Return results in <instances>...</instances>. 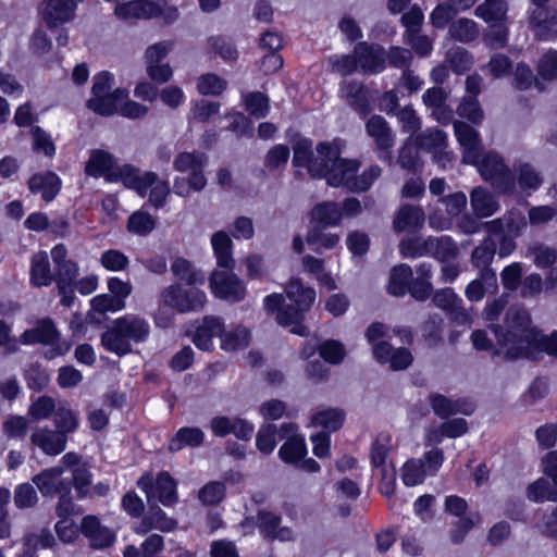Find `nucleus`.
<instances>
[{
	"mask_svg": "<svg viewBox=\"0 0 557 557\" xmlns=\"http://www.w3.org/2000/svg\"><path fill=\"white\" fill-rule=\"evenodd\" d=\"M320 153H325L323 173L319 177H324L329 185L333 187H345L352 191V183L360 168L357 160L342 159L336 147L329 143L319 144Z\"/></svg>",
	"mask_w": 557,
	"mask_h": 557,
	"instance_id": "obj_3",
	"label": "nucleus"
},
{
	"mask_svg": "<svg viewBox=\"0 0 557 557\" xmlns=\"http://www.w3.org/2000/svg\"><path fill=\"white\" fill-rule=\"evenodd\" d=\"M126 170H134V166L128 164L119 166L114 157L101 149L92 150L85 165L86 175L92 177L103 176L109 182L121 181L124 185Z\"/></svg>",
	"mask_w": 557,
	"mask_h": 557,
	"instance_id": "obj_9",
	"label": "nucleus"
},
{
	"mask_svg": "<svg viewBox=\"0 0 557 557\" xmlns=\"http://www.w3.org/2000/svg\"><path fill=\"white\" fill-rule=\"evenodd\" d=\"M468 432V423L462 418H455L449 421L444 422L440 426V431L430 432L428 435V440L430 442L440 443L442 436L447 437H459Z\"/></svg>",
	"mask_w": 557,
	"mask_h": 557,
	"instance_id": "obj_46",
	"label": "nucleus"
},
{
	"mask_svg": "<svg viewBox=\"0 0 557 557\" xmlns=\"http://www.w3.org/2000/svg\"><path fill=\"white\" fill-rule=\"evenodd\" d=\"M211 244L216 257L218 265L227 270L234 265L232 258V240L230 236L223 232H216L212 235Z\"/></svg>",
	"mask_w": 557,
	"mask_h": 557,
	"instance_id": "obj_37",
	"label": "nucleus"
},
{
	"mask_svg": "<svg viewBox=\"0 0 557 557\" xmlns=\"http://www.w3.org/2000/svg\"><path fill=\"white\" fill-rule=\"evenodd\" d=\"M207 159L201 153L182 152L173 162V166L178 172H194L202 170L206 165Z\"/></svg>",
	"mask_w": 557,
	"mask_h": 557,
	"instance_id": "obj_57",
	"label": "nucleus"
},
{
	"mask_svg": "<svg viewBox=\"0 0 557 557\" xmlns=\"http://www.w3.org/2000/svg\"><path fill=\"white\" fill-rule=\"evenodd\" d=\"M205 434L199 428H182L171 440L169 449L178 451L185 446L196 447L202 444Z\"/></svg>",
	"mask_w": 557,
	"mask_h": 557,
	"instance_id": "obj_43",
	"label": "nucleus"
},
{
	"mask_svg": "<svg viewBox=\"0 0 557 557\" xmlns=\"http://www.w3.org/2000/svg\"><path fill=\"white\" fill-rule=\"evenodd\" d=\"M430 247H432L431 237H409L404 238L399 244V251L405 258H417L424 255H430Z\"/></svg>",
	"mask_w": 557,
	"mask_h": 557,
	"instance_id": "obj_48",
	"label": "nucleus"
},
{
	"mask_svg": "<svg viewBox=\"0 0 557 557\" xmlns=\"http://www.w3.org/2000/svg\"><path fill=\"white\" fill-rule=\"evenodd\" d=\"M64 468L52 467L40 471L33 478V483L44 496H54L61 493L70 494V483L62 478Z\"/></svg>",
	"mask_w": 557,
	"mask_h": 557,
	"instance_id": "obj_16",
	"label": "nucleus"
},
{
	"mask_svg": "<svg viewBox=\"0 0 557 557\" xmlns=\"http://www.w3.org/2000/svg\"><path fill=\"white\" fill-rule=\"evenodd\" d=\"M426 474L424 460L411 459L408 460L401 470V479L405 485L414 486L423 482Z\"/></svg>",
	"mask_w": 557,
	"mask_h": 557,
	"instance_id": "obj_54",
	"label": "nucleus"
},
{
	"mask_svg": "<svg viewBox=\"0 0 557 557\" xmlns=\"http://www.w3.org/2000/svg\"><path fill=\"white\" fill-rule=\"evenodd\" d=\"M412 278V269L408 264H399L392 269L388 282V293L393 296H404Z\"/></svg>",
	"mask_w": 557,
	"mask_h": 557,
	"instance_id": "obj_40",
	"label": "nucleus"
},
{
	"mask_svg": "<svg viewBox=\"0 0 557 557\" xmlns=\"http://www.w3.org/2000/svg\"><path fill=\"white\" fill-rule=\"evenodd\" d=\"M373 356L380 363H389L393 371L406 370L413 361V356L409 349L405 347L394 349L385 341H380L373 346Z\"/></svg>",
	"mask_w": 557,
	"mask_h": 557,
	"instance_id": "obj_17",
	"label": "nucleus"
},
{
	"mask_svg": "<svg viewBox=\"0 0 557 557\" xmlns=\"http://www.w3.org/2000/svg\"><path fill=\"white\" fill-rule=\"evenodd\" d=\"M455 135L462 147V160L465 163L476 164L482 153V145L479 133L462 121L454 122Z\"/></svg>",
	"mask_w": 557,
	"mask_h": 557,
	"instance_id": "obj_14",
	"label": "nucleus"
},
{
	"mask_svg": "<svg viewBox=\"0 0 557 557\" xmlns=\"http://www.w3.org/2000/svg\"><path fill=\"white\" fill-rule=\"evenodd\" d=\"M396 116L401 124L404 133L409 134V136L418 135L416 133L421 129L422 122L411 106H406L398 110Z\"/></svg>",
	"mask_w": 557,
	"mask_h": 557,
	"instance_id": "obj_58",
	"label": "nucleus"
},
{
	"mask_svg": "<svg viewBox=\"0 0 557 557\" xmlns=\"http://www.w3.org/2000/svg\"><path fill=\"white\" fill-rule=\"evenodd\" d=\"M508 5L506 0H485L476 7L475 15L487 24L507 21Z\"/></svg>",
	"mask_w": 557,
	"mask_h": 557,
	"instance_id": "obj_39",
	"label": "nucleus"
},
{
	"mask_svg": "<svg viewBox=\"0 0 557 557\" xmlns=\"http://www.w3.org/2000/svg\"><path fill=\"white\" fill-rule=\"evenodd\" d=\"M175 528L176 521L169 518L159 506L153 505L149 508L148 513L143 518L141 522L135 528V532L138 534H146L151 529L170 532Z\"/></svg>",
	"mask_w": 557,
	"mask_h": 557,
	"instance_id": "obj_32",
	"label": "nucleus"
},
{
	"mask_svg": "<svg viewBox=\"0 0 557 557\" xmlns=\"http://www.w3.org/2000/svg\"><path fill=\"white\" fill-rule=\"evenodd\" d=\"M276 434L280 435V429H277L274 424L262 425L256 437L258 449L265 455L271 454L276 446Z\"/></svg>",
	"mask_w": 557,
	"mask_h": 557,
	"instance_id": "obj_59",
	"label": "nucleus"
},
{
	"mask_svg": "<svg viewBox=\"0 0 557 557\" xmlns=\"http://www.w3.org/2000/svg\"><path fill=\"white\" fill-rule=\"evenodd\" d=\"M54 281L51 272L48 255L39 251L32 258L30 284L35 287L49 286Z\"/></svg>",
	"mask_w": 557,
	"mask_h": 557,
	"instance_id": "obj_34",
	"label": "nucleus"
},
{
	"mask_svg": "<svg viewBox=\"0 0 557 557\" xmlns=\"http://www.w3.org/2000/svg\"><path fill=\"white\" fill-rule=\"evenodd\" d=\"M470 206L478 219L490 218L499 210L496 196L482 186L474 187L470 193Z\"/></svg>",
	"mask_w": 557,
	"mask_h": 557,
	"instance_id": "obj_27",
	"label": "nucleus"
},
{
	"mask_svg": "<svg viewBox=\"0 0 557 557\" xmlns=\"http://www.w3.org/2000/svg\"><path fill=\"white\" fill-rule=\"evenodd\" d=\"M495 243L491 238H487L475 247L471 255L473 265L480 270L481 277L484 280L487 288H492L493 290L498 289L496 273L490 268L495 256Z\"/></svg>",
	"mask_w": 557,
	"mask_h": 557,
	"instance_id": "obj_13",
	"label": "nucleus"
},
{
	"mask_svg": "<svg viewBox=\"0 0 557 557\" xmlns=\"http://www.w3.org/2000/svg\"><path fill=\"white\" fill-rule=\"evenodd\" d=\"M224 324L221 318L206 315L193 336L194 344L201 350H210L213 347V338L222 336Z\"/></svg>",
	"mask_w": 557,
	"mask_h": 557,
	"instance_id": "obj_24",
	"label": "nucleus"
},
{
	"mask_svg": "<svg viewBox=\"0 0 557 557\" xmlns=\"http://www.w3.org/2000/svg\"><path fill=\"white\" fill-rule=\"evenodd\" d=\"M54 281L57 283L58 293L61 296V304L70 307L74 300V284L78 276V265L71 260L54 268Z\"/></svg>",
	"mask_w": 557,
	"mask_h": 557,
	"instance_id": "obj_18",
	"label": "nucleus"
},
{
	"mask_svg": "<svg viewBox=\"0 0 557 557\" xmlns=\"http://www.w3.org/2000/svg\"><path fill=\"white\" fill-rule=\"evenodd\" d=\"M159 300L161 305L178 313H189L202 311L208 298L198 287H184L182 283H173L162 289Z\"/></svg>",
	"mask_w": 557,
	"mask_h": 557,
	"instance_id": "obj_4",
	"label": "nucleus"
},
{
	"mask_svg": "<svg viewBox=\"0 0 557 557\" xmlns=\"http://www.w3.org/2000/svg\"><path fill=\"white\" fill-rule=\"evenodd\" d=\"M433 304L450 313H462L461 299L451 288H443L437 290L432 298Z\"/></svg>",
	"mask_w": 557,
	"mask_h": 557,
	"instance_id": "obj_50",
	"label": "nucleus"
},
{
	"mask_svg": "<svg viewBox=\"0 0 557 557\" xmlns=\"http://www.w3.org/2000/svg\"><path fill=\"white\" fill-rule=\"evenodd\" d=\"M128 231L138 235H146L156 227V220L147 212L137 211L128 218Z\"/></svg>",
	"mask_w": 557,
	"mask_h": 557,
	"instance_id": "obj_60",
	"label": "nucleus"
},
{
	"mask_svg": "<svg viewBox=\"0 0 557 557\" xmlns=\"http://www.w3.org/2000/svg\"><path fill=\"white\" fill-rule=\"evenodd\" d=\"M445 206L448 218H438L435 214L430 215V226L436 230H447L450 226V219L458 216L467 206V196L462 191H457L440 199Z\"/></svg>",
	"mask_w": 557,
	"mask_h": 557,
	"instance_id": "obj_26",
	"label": "nucleus"
},
{
	"mask_svg": "<svg viewBox=\"0 0 557 557\" xmlns=\"http://www.w3.org/2000/svg\"><path fill=\"white\" fill-rule=\"evenodd\" d=\"M424 219L422 208L413 205H404L395 214L393 220V230L396 233L404 231H417L423 226Z\"/></svg>",
	"mask_w": 557,
	"mask_h": 557,
	"instance_id": "obj_29",
	"label": "nucleus"
},
{
	"mask_svg": "<svg viewBox=\"0 0 557 557\" xmlns=\"http://www.w3.org/2000/svg\"><path fill=\"white\" fill-rule=\"evenodd\" d=\"M492 331L497 338L498 352L510 360L531 357L540 343V332L531 326L530 313L520 306L507 310L505 331L495 325Z\"/></svg>",
	"mask_w": 557,
	"mask_h": 557,
	"instance_id": "obj_1",
	"label": "nucleus"
},
{
	"mask_svg": "<svg viewBox=\"0 0 557 557\" xmlns=\"http://www.w3.org/2000/svg\"><path fill=\"white\" fill-rule=\"evenodd\" d=\"M419 145L414 136H409L399 151L398 163L403 169L414 172L419 168Z\"/></svg>",
	"mask_w": 557,
	"mask_h": 557,
	"instance_id": "obj_49",
	"label": "nucleus"
},
{
	"mask_svg": "<svg viewBox=\"0 0 557 557\" xmlns=\"http://www.w3.org/2000/svg\"><path fill=\"white\" fill-rule=\"evenodd\" d=\"M430 405L436 416L446 419L456 413L471 414L474 411V404L466 398L453 400L441 394L430 395Z\"/></svg>",
	"mask_w": 557,
	"mask_h": 557,
	"instance_id": "obj_21",
	"label": "nucleus"
},
{
	"mask_svg": "<svg viewBox=\"0 0 557 557\" xmlns=\"http://www.w3.org/2000/svg\"><path fill=\"white\" fill-rule=\"evenodd\" d=\"M55 430L63 433L67 438V434L73 433L78 428V417L70 408L60 406L54 413Z\"/></svg>",
	"mask_w": 557,
	"mask_h": 557,
	"instance_id": "obj_53",
	"label": "nucleus"
},
{
	"mask_svg": "<svg viewBox=\"0 0 557 557\" xmlns=\"http://www.w3.org/2000/svg\"><path fill=\"white\" fill-rule=\"evenodd\" d=\"M28 187L33 193H40L44 200L51 201L60 190L61 181L52 172L35 174L30 177Z\"/></svg>",
	"mask_w": 557,
	"mask_h": 557,
	"instance_id": "obj_35",
	"label": "nucleus"
},
{
	"mask_svg": "<svg viewBox=\"0 0 557 557\" xmlns=\"http://www.w3.org/2000/svg\"><path fill=\"white\" fill-rule=\"evenodd\" d=\"M527 496L535 503L557 502V486L548 478H540L528 486Z\"/></svg>",
	"mask_w": 557,
	"mask_h": 557,
	"instance_id": "obj_41",
	"label": "nucleus"
},
{
	"mask_svg": "<svg viewBox=\"0 0 557 557\" xmlns=\"http://www.w3.org/2000/svg\"><path fill=\"white\" fill-rule=\"evenodd\" d=\"M311 218L324 226L337 225L342 219V209L333 201L321 202L312 209Z\"/></svg>",
	"mask_w": 557,
	"mask_h": 557,
	"instance_id": "obj_42",
	"label": "nucleus"
},
{
	"mask_svg": "<svg viewBox=\"0 0 557 557\" xmlns=\"http://www.w3.org/2000/svg\"><path fill=\"white\" fill-rule=\"evenodd\" d=\"M537 73L544 81L557 79V51L550 50L540 59Z\"/></svg>",
	"mask_w": 557,
	"mask_h": 557,
	"instance_id": "obj_64",
	"label": "nucleus"
},
{
	"mask_svg": "<svg viewBox=\"0 0 557 557\" xmlns=\"http://www.w3.org/2000/svg\"><path fill=\"white\" fill-rule=\"evenodd\" d=\"M30 442L46 455L57 456L65 449L67 438L57 430L42 426L33 431Z\"/></svg>",
	"mask_w": 557,
	"mask_h": 557,
	"instance_id": "obj_19",
	"label": "nucleus"
},
{
	"mask_svg": "<svg viewBox=\"0 0 557 557\" xmlns=\"http://www.w3.org/2000/svg\"><path fill=\"white\" fill-rule=\"evenodd\" d=\"M18 342L23 345L42 344L53 346L52 349L46 352V357L49 359L62 356L70 350V344L60 341V332L49 318L40 319L33 329L25 330Z\"/></svg>",
	"mask_w": 557,
	"mask_h": 557,
	"instance_id": "obj_6",
	"label": "nucleus"
},
{
	"mask_svg": "<svg viewBox=\"0 0 557 557\" xmlns=\"http://www.w3.org/2000/svg\"><path fill=\"white\" fill-rule=\"evenodd\" d=\"M81 530L94 548L108 547L115 539L113 531L102 525L96 516L84 517L81 523Z\"/></svg>",
	"mask_w": 557,
	"mask_h": 557,
	"instance_id": "obj_22",
	"label": "nucleus"
},
{
	"mask_svg": "<svg viewBox=\"0 0 557 557\" xmlns=\"http://www.w3.org/2000/svg\"><path fill=\"white\" fill-rule=\"evenodd\" d=\"M125 174V186L136 190L138 195L145 197L148 193V201L154 208H162L170 194V185L165 180H161L154 172H140L138 169L127 170Z\"/></svg>",
	"mask_w": 557,
	"mask_h": 557,
	"instance_id": "obj_5",
	"label": "nucleus"
},
{
	"mask_svg": "<svg viewBox=\"0 0 557 557\" xmlns=\"http://www.w3.org/2000/svg\"><path fill=\"white\" fill-rule=\"evenodd\" d=\"M150 334L149 322L137 314H125L116 319L101 336L103 347L119 356L132 351L131 343H143Z\"/></svg>",
	"mask_w": 557,
	"mask_h": 557,
	"instance_id": "obj_2",
	"label": "nucleus"
},
{
	"mask_svg": "<svg viewBox=\"0 0 557 557\" xmlns=\"http://www.w3.org/2000/svg\"><path fill=\"white\" fill-rule=\"evenodd\" d=\"M475 165L482 178L499 194L512 195L516 191V177L498 154L490 152Z\"/></svg>",
	"mask_w": 557,
	"mask_h": 557,
	"instance_id": "obj_7",
	"label": "nucleus"
},
{
	"mask_svg": "<svg viewBox=\"0 0 557 557\" xmlns=\"http://www.w3.org/2000/svg\"><path fill=\"white\" fill-rule=\"evenodd\" d=\"M226 87V79L215 73L202 74L197 79V90L203 96H220Z\"/></svg>",
	"mask_w": 557,
	"mask_h": 557,
	"instance_id": "obj_47",
	"label": "nucleus"
},
{
	"mask_svg": "<svg viewBox=\"0 0 557 557\" xmlns=\"http://www.w3.org/2000/svg\"><path fill=\"white\" fill-rule=\"evenodd\" d=\"M209 282L211 292L218 298L235 302L245 297L246 288L243 281L230 271L214 270Z\"/></svg>",
	"mask_w": 557,
	"mask_h": 557,
	"instance_id": "obj_11",
	"label": "nucleus"
},
{
	"mask_svg": "<svg viewBox=\"0 0 557 557\" xmlns=\"http://www.w3.org/2000/svg\"><path fill=\"white\" fill-rule=\"evenodd\" d=\"M325 153H320L319 145L315 152L312 151V141L308 139H299L294 145L293 163L295 166H306L311 176L317 177L323 173V164Z\"/></svg>",
	"mask_w": 557,
	"mask_h": 557,
	"instance_id": "obj_15",
	"label": "nucleus"
},
{
	"mask_svg": "<svg viewBox=\"0 0 557 557\" xmlns=\"http://www.w3.org/2000/svg\"><path fill=\"white\" fill-rule=\"evenodd\" d=\"M280 438L286 440L278 450V456L284 462L296 463L304 459L307 447L304 437L297 434V426L294 423L281 425Z\"/></svg>",
	"mask_w": 557,
	"mask_h": 557,
	"instance_id": "obj_12",
	"label": "nucleus"
},
{
	"mask_svg": "<svg viewBox=\"0 0 557 557\" xmlns=\"http://www.w3.org/2000/svg\"><path fill=\"white\" fill-rule=\"evenodd\" d=\"M137 485L145 492L149 503L158 500L162 505L170 507L178 500L177 483L169 472H160L156 479L151 474L146 473L139 478Z\"/></svg>",
	"mask_w": 557,
	"mask_h": 557,
	"instance_id": "obj_8",
	"label": "nucleus"
},
{
	"mask_svg": "<svg viewBox=\"0 0 557 557\" xmlns=\"http://www.w3.org/2000/svg\"><path fill=\"white\" fill-rule=\"evenodd\" d=\"M287 297L297 308L307 312L313 305L317 294L312 287L305 286L300 278H293L285 288Z\"/></svg>",
	"mask_w": 557,
	"mask_h": 557,
	"instance_id": "obj_36",
	"label": "nucleus"
},
{
	"mask_svg": "<svg viewBox=\"0 0 557 557\" xmlns=\"http://www.w3.org/2000/svg\"><path fill=\"white\" fill-rule=\"evenodd\" d=\"M304 314L305 311L300 308L284 306L278 310L276 321L283 326H293L292 332L294 334L306 336L308 334V329L301 324Z\"/></svg>",
	"mask_w": 557,
	"mask_h": 557,
	"instance_id": "obj_38",
	"label": "nucleus"
},
{
	"mask_svg": "<svg viewBox=\"0 0 557 557\" xmlns=\"http://www.w3.org/2000/svg\"><path fill=\"white\" fill-rule=\"evenodd\" d=\"M507 21H499L488 24L490 27L484 35L485 44L492 49L504 48L508 41Z\"/></svg>",
	"mask_w": 557,
	"mask_h": 557,
	"instance_id": "obj_56",
	"label": "nucleus"
},
{
	"mask_svg": "<svg viewBox=\"0 0 557 557\" xmlns=\"http://www.w3.org/2000/svg\"><path fill=\"white\" fill-rule=\"evenodd\" d=\"M127 98L125 89L115 88L112 92L104 94L101 97H91L87 106L95 113L100 115H112L119 112L121 103Z\"/></svg>",
	"mask_w": 557,
	"mask_h": 557,
	"instance_id": "obj_31",
	"label": "nucleus"
},
{
	"mask_svg": "<svg viewBox=\"0 0 557 557\" xmlns=\"http://www.w3.org/2000/svg\"><path fill=\"white\" fill-rule=\"evenodd\" d=\"M344 422V413L337 409H326L312 418L313 425H321L329 431L338 430Z\"/></svg>",
	"mask_w": 557,
	"mask_h": 557,
	"instance_id": "obj_61",
	"label": "nucleus"
},
{
	"mask_svg": "<svg viewBox=\"0 0 557 557\" xmlns=\"http://www.w3.org/2000/svg\"><path fill=\"white\" fill-rule=\"evenodd\" d=\"M249 332L242 326L227 332L222 337L221 347L226 351H235L237 349H244L249 344Z\"/></svg>",
	"mask_w": 557,
	"mask_h": 557,
	"instance_id": "obj_55",
	"label": "nucleus"
},
{
	"mask_svg": "<svg viewBox=\"0 0 557 557\" xmlns=\"http://www.w3.org/2000/svg\"><path fill=\"white\" fill-rule=\"evenodd\" d=\"M158 3L151 0H132L116 4L114 14L121 20H137L157 17Z\"/></svg>",
	"mask_w": 557,
	"mask_h": 557,
	"instance_id": "obj_23",
	"label": "nucleus"
},
{
	"mask_svg": "<svg viewBox=\"0 0 557 557\" xmlns=\"http://www.w3.org/2000/svg\"><path fill=\"white\" fill-rule=\"evenodd\" d=\"M414 137L421 149L434 152L436 162H438L443 168H445L446 161H450L448 154L444 153L447 137L443 131L437 128H429Z\"/></svg>",
	"mask_w": 557,
	"mask_h": 557,
	"instance_id": "obj_25",
	"label": "nucleus"
},
{
	"mask_svg": "<svg viewBox=\"0 0 557 557\" xmlns=\"http://www.w3.org/2000/svg\"><path fill=\"white\" fill-rule=\"evenodd\" d=\"M355 53L363 73L375 74L385 67V55L379 46H368L362 42L356 46Z\"/></svg>",
	"mask_w": 557,
	"mask_h": 557,
	"instance_id": "obj_28",
	"label": "nucleus"
},
{
	"mask_svg": "<svg viewBox=\"0 0 557 557\" xmlns=\"http://www.w3.org/2000/svg\"><path fill=\"white\" fill-rule=\"evenodd\" d=\"M367 134L374 140L377 149L389 150L394 146V134L381 115H372L366 123Z\"/></svg>",
	"mask_w": 557,
	"mask_h": 557,
	"instance_id": "obj_30",
	"label": "nucleus"
},
{
	"mask_svg": "<svg viewBox=\"0 0 557 557\" xmlns=\"http://www.w3.org/2000/svg\"><path fill=\"white\" fill-rule=\"evenodd\" d=\"M246 110L252 116L261 119L269 112V99L261 92H251L245 97Z\"/></svg>",
	"mask_w": 557,
	"mask_h": 557,
	"instance_id": "obj_63",
	"label": "nucleus"
},
{
	"mask_svg": "<svg viewBox=\"0 0 557 557\" xmlns=\"http://www.w3.org/2000/svg\"><path fill=\"white\" fill-rule=\"evenodd\" d=\"M171 270L180 281L178 283L184 282L189 287L201 286L206 282L205 273L185 258H176L171 265Z\"/></svg>",
	"mask_w": 557,
	"mask_h": 557,
	"instance_id": "obj_33",
	"label": "nucleus"
},
{
	"mask_svg": "<svg viewBox=\"0 0 557 557\" xmlns=\"http://www.w3.org/2000/svg\"><path fill=\"white\" fill-rule=\"evenodd\" d=\"M339 97L355 111L363 115L369 113V90L361 82L344 81L339 87Z\"/></svg>",
	"mask_w": 557,
	"mask_h": 557,
	"instance_id": "obj_20",
	"label": "nucleus"
},
{
	"mask_svg": "<svg viewBox=\"0 0 557 557\" xmlns=\"http://www.w3.org/2000/svg\"><path fill=\"white\" fill-rule=\"evenodd\" d=\"M338 240V236L321 233L315 228L310 230L306 237L307 244L318 253H320L322 249L335 247Z\"/></svg>",
	"mask_w": 557,
	"mask_h": 557,
	"instance_id": "obj_62",
	"label": "nucleus"
},
{
	"mask_svg": "<svg viewBox=\"0 0 557 557\" xmlns=\"http://www.w3.org/2000/svg\"><path fill=\"white\" fill-rule=\"evenodd\" d=\"M449 34L456 40L469 42L478 37L479 28L474 21L459 18L449 26Z\"/></svg>",
	"mask_w": 557,
	"mask_h": 557,
	"instance_id": "obj_51",
	"label": "nucleus"
},
{
	"mask_svg": "<svg viewBox=\"0 0 557 557\" xmlns=\"http://www.w3.org/2000/svg\"><path fill=\"white\" fill-rule=\"evenodd\" d=\"M467 502L459 496L450 495L445 499L446 512L459 518L450 533L451 541L454 543H460L463 540L466 533L470 531L475 524L481 522V517L479 513L465 515L467 512Z\"/></svg>",
	"mask_w": 557,
	"mask_h": 557,
	"instance_id": "obj_10",
	"label": "nucleus"
},
{
	"mask_svg": "<svg viewBox=\"0 0 557 557\" xmlns=\"http://www.w3.org/2000/svg\"><path fill=\"white\" fill-rule=\"evenodd\" d=\"M518 174V184L522 190H536L543 183L541 173L530 163H518L515 165Z\"/></svg>",
	"mask_w": 557,
	"mask_h": 557,
	"instance_id": "obj_45",
	"label": "nucleus"
},
{
	"mask_svg": "<svg viewBox=\"0 0 557 557\" xmlns=\"http://www.w3.org/2000/svg\"><path fill=\"white\" fill-rule=\"evenodd\" d=\"M525 257L532 258L537 268L546 269L556 262L557 250L543 243L536 242L528 247Z\"/></svg>",
	"mask_w": 557,
	"mask_h": 557,
	"instance_id": "obj_44",
	"label": "nucleus"
},
{
	"mask_svg": "<svg viewBox=\"0 0 557 557\" xmlns=\"http://www.w3.org/2000/svg\"><path fill=\"white\" fill-rule=\"evenodd\" d=\"M431 242L430 255L443 262L455 258L458 253L456 244L448 236L431 237Z\"/></svg>",
	"mask_w": 557,
	"mask_h": 557,
	"instance_id": "obj_52",
	"label": "nucleus"
}]
</instances>
